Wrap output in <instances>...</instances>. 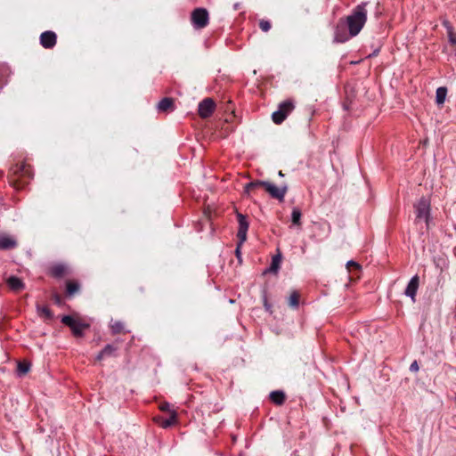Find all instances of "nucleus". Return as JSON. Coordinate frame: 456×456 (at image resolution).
Masks as SVG:
<instances>
[{
  "label": "nucleus",
  "instance_id": "nucleus-13",
  "mask_svg": "<svg viewBox=\"0 0 456 456\" xmlns=\"http://www.w3.org/2000/svg\"><path fill=\"white\" fill-rule=\"evenodd\" d=\"M6 283L8 287L14 292H19L22 290L25 287L23 281L16 277V276H11L6 280Z\"/></svg>",
  "mask_w": 456,
  "mask_h": 456
},
{
  "label": "nucleus",
  "instance_id": "nucleus-20",
  "mask_svg": "<svg viewBox=\"0 0 456 456\" xmlns=\"http://www.w3.org/2000/svg\"><path fill=\"white\" fill-rule=\"evenodd\" d=\"M177 422V414L175 411H171V415L168 419H163L160 423V427L163 428H167L172 425H175Z\"/></svg>",
  "mask_w": 456,
  "mask_h": 456
},
{
  "label": "nucleus",
  "instance_id": "nucleus-9",
  "mask_svg": "<svg viewBox=\"0 0 456 456\" xmlns=\"http://www.w3.org/2000/svg\"><path fill=\"white\" fill-rule=\"evenodd\" d=\"M237 220L239 223L237 236L239 238V240H240V244H243L247 240L248 222L247 221L246 216L240 213H237Z\"/></svg>",
  "mask_w": 456,
  "mask_h": 456
},
{
  "label": "nucleus",
  "instance_id": "nucleus-30",
  "mask_svg": "<svg viewBox=\"0 0 456 456\" xmlns=\"http://www.w3.org/2000/svg\"><path fill=\"white\" fill-rule=\"evenodd\" d=\"M159 410L162 411H168L171 414L170 404L168 403H162L159 405Z\"/></svg>",
  "mask_w": 456,
  "mask_h": 456
},
{
  "label": "nucleus",
  "instance_id": "nucleus-34",
  "mask_svg": "<svg viewBox=\"0 0 456 456\" xmlns=\"http://www.w3.org/2000/svg\"><path fill=\"white\" fill-rule=\"evenodd\" d=\"M265 307L267 311H271V305L267 303V301H265Z\"/></svg>",
  "mask_w": 456,
  "mask_h": 456
},
{
  "label": "nucleus",
  "instance_id": "nucleus-12",
  "mask_svg": "<svg viewBox=\"0 0 456 456\" xmlns=\"http://www.w3.org/2000/svg\"><path fill=\"white\" fill-rule=\"evenodd\" d=\"M159 112L168 113L175 110V101L173 98L165 97L157 105Z\"/></svg>",
  "mask_w": 456,
  "mask_h": 456
},
{
  "label": "nucleus",
  "instance_id": "nucleus-16",
  "mask_svg": "<svg viewBox=\"0 0 456 456\" xmlns=\"http://www.w3.org/2000/svg\"><path fill=\"white\" fill-rule=\"evenodd\" d=\"M37 314L45 321L52 320L53 317V314L49 307L45 305H37Z\"/></svg>",
  "mask_w": 456,
  "mask_h": 456
},
{
  "label": "nucleus",
  "instance_id": "nucleus-26",
  "mask_svg": "<svg viewBox=\"0 0 456 456\" xmlns=\"http://www.w3.org/2000/svg\"><path fill=\"white\" fill-rule=\"evenodd\" d=\"M360 265L354 261H348L347 264H346V269L348 271V273H353V272H359L360 271Z\"/></svg>",
  "mask_w": 456,
  "mask_h": 456
},
{
  "label": "nucleus",
  "instance_id": "nucleus-2",
  "mask_svg": "<svg viewBox=\"0 0 456 456\" xmlns=\"http://www.w3.org/2000/svg\"><path fill=\"white\" fill-rule=\"evenodd\" d=\"M258 187H264L265 190L274 199H277L279 200H283L285 194L287 192V187H278L275 184L269 183V182H264V181H256L248 183L244 187V191L246 194L249 195L251 191Z\"/></svg>",
  "mask_w": 456,
  "mask_h": 456
},
{
  "label": "nucleus",
  "instance_id": "nucleus-14",
  "mask_svg": "<svg viewBox=\"0 0 456 456\" xmlns=\"http://www.w3.org/2000/svg\"><path fill=\"white\" fill-rule=\"evenodd\" d=\"M17 243L14 239L7 235H0V249H10L16 247Z\"/></svg>",
  "mask_w": 456,
  "mask_h": 456
},
{
  "label": "nucleus",
  "instance_id": "nucleus-24",
  "mask_svg": "<svg viewBox=\"0 0 456 456\" xmlns=\"http://www.w3.org/2000/svg\"><path fill=\"white\" fill-rule=\"evenodd\" d=\"M110 329L113 334H118L125 331V325L120 321H111Z\"/></svg>",
  "mask_w": 456,
  "mask_h": 456
},
{
  "label": "nucleus",
  "instance_id": "nucleus-1",
  "mask_svg": "<svg viewBox=\"0 0 456 456\" xmlns=\"http://www.w3.org/2000/svg\"><path fill=\"white\" fill-rule=\"evenodd\" d=\"M366 5V3L358 4L353 10L352 13L344 20L350 31L351 37L357 36L366 23L368 14Z\"/></svg>",
  "mask_w": 456,
  "mask_h": 456
},
{
  "label": "nucleus",
  "instance_id": "nucleus-31",
  "mask_svg": "<svg viewBox=\"0 0 456 456\" xmlns=\"http://www.w3.org/2000/svg\"><path fill=\"white\" fill-rule=\"evenodd\" d=\"M410 370L411 371H418L419 370V365H418V362L415 361L413 362L411 366H410Z\"/></svg>",
  "mask_w": 456,
  "mask_h": 456
},
{
  "label": "nucleus",
  "instance_id": "nucleus-3",
  "mask_svg": "<svg viewBox=\"0 0 456 456\" xmlns=\"http://www.w3.org/2000/svg\"><path fill=\"white\" fill-rule=\"evenodd\" d=\"M61 322L69 326L75 337L80 338L84 336V331L90 327V324L71 315H64Z\"/></svg>",
  "mask_w": 456,
  "mask_h": 456
},
{
  "label": "nucleus",
  "instance_id": "nucleus-18",
  "mask_svg": "<svg viewBox=\"0 0 456 456\" xmlns=\"http://www.w3.org/2000/svg\"><path fill=\"white\" fill-rule=\"evenodd\" d=\"M270 399L273 403L281 405L285 401V394L282 391H273L270 394Z\"/></svg>",
  "mask_w": 456,
  "mask_h": 456
},
{
  "label": "nucleus",
  "instance_id": "nucleus-6",
  "mask_svg": "<svg viewBox=\"0 0 456 456\" xmlns=\"http://www.w3.org/2000/svg\"><path fill=\"white\" fill-rule=\"evenodd\" d=\"M191 21L197 29L207 27L209 21L208 12L205 8H196L191 12Z\"/></svg>",
  "mask_w": 456,
  "mask_h": 456
},
{
  "label": "nucleus",
  "instance_id": "nucleus-10",
  "mask_svg": "<svg viewBox=\"0 0 456 456\" xmlns=\"http://www.w3.org/2000/svg\"><path fill=\"white\" fill-rule=\"evenodd\" d=\"M57 42V36L53 31H45L40 35V44L45 49L53 48Z\"/></svg>",
  "mask_w": 456,
  "mask_h": 456
},
{
  "label": "nucleus",
  "instance_id": "nucleus-17",
  "mask_svg": "<svg viewBox=\"0 0 456 456\" xmlns=\"http://www.w3.org/2000/svg\"><path fill=\"white\" fill-rule=\"evenodd\" d=\"M447 95V88L441 86L436 89V102L437 105L442 106L444 102Z\"/></svg>",
  "mask_w": 456,
  "mask_h": 456
},
{
  "label": "nucleus",
  "instance_id": "nucleus-21",
  "mask_svg": "<svg viewBox=\"0 0 456 456\" xmlns=\"http://www.w3.org/2000/svg\"><path fill=\"white\" fill-rule=\"evenodd\" d=\"M67 272V267L63 265H56L51 268V274L53 277L61 278Z\"/></svg>",
  "mask_w": 456,
  "mask_h": 456
},
{
  "label": "nucleus",
  "instance_id": "nucleus-11",
  "mask_svg": "<svg viewBox=\"0 0 456 456\" xmlns=\"http://www.w3.org/2000/svg\"><path fill=\"white\" fill-rule=\"evenodd\" d=\"M419 276L415 275L411 279V281H409V283L405 289L404 294L407 297H410L411 298L412 302H415V297H416L417 290L419 288Z\"/></svg>",
  "mask_w": 456,
  "mask_h": 456
},
{
  "label": "nucleus",
  "instance_id": "nucleus-32",
  "mask_svg": "<svg viewBox=\"0 0 456 456\" xmlns=\"http://www.w3.org/2000/svg\"><path fill=\"white\" fill-rule=\"evenodd\" d=\"M53 300L56 304L61 305V298L59 295L55 294L53 296Z\"/></svg>",
  "mask_w": 456,
  "mask_h": 456
},
{
  "label": "nucleus",
  "instance_id": "nucleus-35",
  "mask_svg": "<svg viewBox=\"0 0 456 456\" xmlns=\"http://www.w3.org/2000/svg\"><path fill=\"white\" fill-rule=\"evenodd\" d=\"M241 246L240 241L238 243L237 248H236V254L239 256L240 255V247Z\"/></svg>",
  "mask_w": 456,
  "mask_h": 456
},
{
  "label": "nucleus",
  "instance_id": "nucleus-23",
  "mask_svg": "<svg viewBox=\"0 0 456 456\" xmlns=\"http://www.w3.org/2000/svg\"><path fill=\"white\" fill-rule=\"evenodd\" d=\"M302 213L299 208H294L291 213V221L294 225L301 226Z\"/></svg>",
  "mask_w": 456,
  "mask_h": 456
},
{
  "label": "nucleus",
  "instance_id": "nucleus-25",
  "mask_svg": "<svg viewBox=\"0 0 456 456\" xmlns=\"http://www.w3.org/2000/svg\"><path fill=\"white\" fill-rule=\"evenodd\" d=\"M30 369V364L27 362H20L17 366V370L20 375H25L28 372Z\"/></svg>",
  "mask_w": 456,
  "mask_h": 456
},
{
  "label": "nucleus",
  "instance_id": "nucleus-28",
  "mask_svg": "<svg viewBox=\"0 0 456 456\" xmlns=\"http://www.w3.org/2000/svg\"><path fill=\"white\" fill-rule=\"evenodd\" d=\"M271 23L269 20H261L259 21V28H261L262 31L264 32H268L270 29H271Z\"/></svg>",
  "mask_w": 456,
  "mask_h": 456
},
{
  "label": "nucleus",
  "instance_id": "nucleus-19",
  "mask_svg": "<svg viewBox=\"0 0 456 456\" xmlns=\"http://www.w3.org/2000/svg\"><path fill=\"white\" fill-rule=\"evenodd\" d=\"M79 289H80V285L77 281H69L66 283L67 294L69 297H72L76 293H77L79 291Z\"/></svg>",
  "mask_w": 456,
  "mask_h": 456
},
{
  "label": "nucleus",
  "instance_id": "nucleus-29",
  "mask_svg": "<svg viewBox=\"0 0 456 456\" xmlns=\"http://www.w3.org/2000/svg\"><path fill=\"white\" fill-rule=\"evenodd\" d=\"M18 170L20 171L22 175L25 174L29 175L28 167L25 164H21L20 167H17V170H15V172H17Z\"/></svg>",
  "mask_w": 456,
  "mask_h": 456
},
{
  "label": "nucleus",
  "instance_id": "nucleus-15",
  "mask_svg": "<svg viewBox=\"0 0 456 456\" xmlns=\"http://www.w3.org/2000/svg\"><path fill=\"white\" fill-rule=\"evenodd\" d=\"M117 347L113 345H107L96 356L97 361H102L105 357L114 356Z\"/></svg>",
  "mask_w": 456,
  "mask_h": 456
},
{
  "label": "nucleus",
  "instance_id": "nucleus-33",
  "mask_svg": "<svg viewBox=\"0 0 456 456\" xmlns=\"http://www.w3.org/2000/svg\"><path fill=\"white\" fill-rule=\"evenodd\" d=\"M153 420L160 426L161 421L163 420V418L160 416H157L153 419Z\"/></svg>",
  "mask_w": 456,
  "mask_h": 456
},
{
  "label": "nucleus",
  "instance_id": "nucleus-36",
  "mask_svg": "<svg viewBox=\"0 0 456 456\" xmlns=\"http://www.w3.org/2000/svg\"><path fill=\"white\" fill-rule=\"evenodd\" d=\"M451 42L453 43V44H456L455 38H451Z\"/></svg>",
  "mask_w": 456,
  "mask_h": 456
},
{
  "label": "nucleus",
  "instance_id": "nucleus-37",
  "mask_svg": "<svg viewBox=\"0 0 456 456\" xmlns=\"http://www.w3.org/2000/svg\"><path fill=\"white\" fill-rule=\"evenodd\" d=\"M279 175H283L281 171L279 172Z\"/></svg>",
  "mask_w": 456,
  "mask_h": 456
},
{
  "label": "nucleus",
  "instance_id": "nucleus-22",
  "mask_svg": "<svg viewBox=\"0 0 456 456\" xmlns=\"http://www.w3.org/2000/svg\"><path fill=\"white\" fill-rule=\"evenodd\" d=\"M299 299L300 294L297 290H293L288 298L289 305L292 308H297L299 305Z\"/></svg>",
  "mask_w": 456,
  "mask_h": 456
},
{
  "label": "nucleus",
  "instance_id": "nucleus-5",
  "mask_svg": "<svg viewBox=\"0 0 456 456\" xmlns=\"http://www.w3.org/2000/svg\"><path fill=\"white\" fill-rule=\"evenodd\" d=\"M295 105L292 100H286L279 104V108L276 111H274L272 115L273 121L280 125L281 124L288 115L292 112Z\"/></svg>",
  "mask_w": 456,
  "mask_h": 456
},
{
  "label": "nucleus",
  "instance_id": "nucleus-8",
  "mask_svg": "<svg viewBox=\"0 0 456 456\" xmlns=\"http://www.w3.org/2000/svg\"><path fill=\"white\" fill-rule=\"evenodd\" d=\"M216 110V103L211 98H206L199 104L198 112L200 118L210 117Z\"/></svg>",
  "mask_w": 456,
  "mask_h": 456
},
{
  "label": "nucleus",
  "instance_id": "nucleus-7",
  "mask_svg": "<svg viewBox=\"0 0 456 456\" xmlns=\"http://www.w3.org/2000/svg\"><path fill=\"white\" fill-rule=\"evenodd\" d=\"M347 25L343 19H340L336 26L334 33V41L337 43H345L352 37L350 31H346Z\"/></svg>",
  "mask_w": 456,
  "mask_h": 456
},
{
  "label": "nucleus",
  "instance_id": "nucleus-4",
  "mask_svg": "<svg viewBox=\"0 0 456 456\" xmlns=\"http://www.w3.org/2000/svg\"><path fill=\"white\" fill-rule=\"evenodd\" d=\"M414 211L416 214V220H424L428 225L430 220L431 203L430 200L426 197H421L414 205Z\"/></svg>",
  "mask_w": 456,
  "mask_h": 456
},
{
  "label": "nucleus",
  "instance_id": "nucleus-27",
  "mask_svg": "<svg viewBox=\"0 0 456 456\" xmlns=\"http://www.w3.org/2000/svg\"><path fill=\"white\" fill-rule=\"evenodd\" d=\"M281 261V257L280 255L273 256L271 265V271L277 272V270L280 267Z\"/></svg>",
  "mask_w": 456,
  "mask_h": 456
}]
</instances>
